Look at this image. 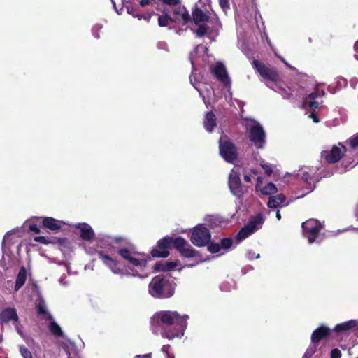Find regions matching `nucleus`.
Instances as JSON below:
<instances>
[{"mask_svg":"<svg viewBox=\"0 0 358 358\" xmlns=\"http://www.w3.org/2000/svg\"><path fill=\"white\" fill-rule=\"evenodd\" d=\"M189 315L177 311L164 310L156 313L152 317V332L159 333L163 338L173 339L181 337L187 326Z\"/></svg>","mask_w":358,"mask_h":358,"instance_id":"obj_1","label":"nucleus"},{"mask_svg":"<svg viewBox=\"0 0 358 358\" xmlns=\"http://www.w3.org/2000/svg\"><path fill=\"white\" fill-rule=\"evenodd\" d=\"M176 286L170 275L160 274L152 278L148 292L155 299L170 298L174 294Z\"/></svg>","mask_w":358,"mask_h":358,"instance_id":"obj_2","label":"nucleus"},{"mask_svg":"<svg viewBox=\"0 0 358 358\" xmlns=\"http://www.w3.org/2000/svg\"><path fill=\"white\" fill-rule=\"evenodd\" d=\"M249 140L254 144L257 149H263L266 144V133L263 127L257 121H253L252 124L246 126Z\"/></svg>","mask_w":358,"mask_h":358,"instance_id":"obj_3","label":"nucleus"},{"mask_svg":"<svg viewBox=\"0 0 358 358\" xmlns=\"http://www.w3.org/2000/svg\"><path fill=\"white\" fill-rule=\"evenodd\" d=\"M219 152L222 157L229 163H233L238 157V149L227 137L219 141Z\"/></svg>","mask_w":358,"mask_h":358,"instance_id":"obj_4","label":"nucleus"},{"mask_svg":"<svg viewBox=\"0 0 358 358\" xmlns=\"http://www.w3.org/2000/svg\"><path fill=\"white\" fill-rule=\"evenodd\" d=\"M252 66L263 79L274 83L280 81V76L275 68L267 66L257 59L252 61Z\"/></svg>","mask_w":358,"mask_h":358,"instance_id":"obj_5","label":"nucleus"},{"mask_svg":"<svg viewBox=\"0 0 358 358\" xmlns=\"http://www.w3.org/2000/svg\"><path fill=\"white\" fill-rule=\"evenodd\" d=\"M210 239L211 234L209 229L201 224L193 229L190 236L191 242L197 247L206 246Z\"/></svg>","mask_w":358,"mask_h":358,"instance_id":"obj_6","label":"nucleus"},{"mask_svg":"<svg viewBox=\"0 0 358 358\" xmlns=\"http://www.w3.org/2000/svg\"><path fill=\"white\" fill-rule=\"evenodd\" d=\"M303 235L307 238L309 243H313L318 237L322 226L316 219H309L301 224Z\"/></svg>","mask_w":358,"mask_h":358,"instance_id":"obj_7","label":"nucleus"},{"mask_svg":"<svg viewBox=\"0 0 358 358\" xmlns=\"http://www.w3.org/2000/svg\"><path fill=\"white\" fill-rule=\"evenodd\" d=\"M97 255L99 259L101 260L113 273L121 275L126 274L125 265L122 262L117 260L116 258H113L103 251H98Z\"/></svg>","mask_w":358,"mask_h":358,"instance_id":"obj_8","label":"nucleus"},{"mask_svg":"<svg viewBox=\"0 0 358 358\" xmlns=\"http://www.w3.org/2000/svg\"><path fill=\"white\" fill-rule=\"evenodd\" d=\"M175 240L176 238L170 236H165L159 240L157 243V247L150 251L151 256L157 258L167 257L170 254L169 249L171 246L173 245L175 248Z\"/></svg>","mask_w":358,"mask_h":358,"instance_id":"obj_9","label":"nucleus"},{"mask_svg":"<svg viewBox=\"0 0 358 358\" xmlns=\"http://www.w3.org/2000/svg\"><path fill=\"white\" fill-rule=\"evenodd\" d=\"M347 152V148L341 143L333 145L330 150L321 152V157L329 164H336L341 160Z\"/></svg>","mask_w":358,"mask_h":358,"instance_id":"obj_10","label":"nucleus"},{"mask_svg":"<svg viewBox=\"0 0 358 358\" xmlns=\"http://www.w3.org/2000/svg\"><path fill=\"white\" fill-rule=\"evenodd\" d=\"M228 185L231 192L236 197L241 198L245 193V189L240 179V174L234 169L229 173Z\"/></svg>","mask_w":358,"mask_h":358,"instance_id":"obj_11","label":"nucleus"},{"mask_svg":"<svg viewBox=\"0 0 358 358\" xmlns=\"http://www.w3.org/2000/svg\"><path fill=\"white\" fill-rule=\"evenodd\" d=\"M117 254L124 259L127 260L129 264L134 266H139L144 268L147 266V260L145 259H138L135 256L138 255V252L132 251L126 247H122L118 249Z\"/></svg>","mask_w":358,"mask_h":358,"instance_id":"obj_12","label":"nucleus"},{"mask_svg":"<svg viewBox=\"0 0 358 358\" xmlns=\"http://www.w3.org/2000/svg\"><path fill=\"white\" fill-rule=\"evenodd\" d=\"M211 73L225 87L231 85L230 78L227 73L225 66L220 62H217L210 66Z\"/></svg>","mask_w":358,"mask_h":358,"instance_id":"obj_13","label":"nucleus"},{"mask_svg":"<svg viewBox=\"0 0 358 358\" xmlns=\"http://www.w3.org/2000/svg\"><path fill=\"white\" fill-rule=\"evenodd\" d=\"M175 248L180 255L187 258L194 257L198 252L191 247L189 243L182 237H177L175 240Z\"/></svg>","mask_w":358,"mask_h":358,"instance_id":"obj_14","label":"nucleus"},{"mask_svg":"<svg viewBox=\"0 0 358 358\" xmlns=\"http://www.w3.org/2000/svg\"><path fill=\"white\" fill-rule=\"evenodd\" d=\"M157 10L160 11L162 14H157L158 17V25L161 27H167L169 23H176L179 20L180 16L171 17L170 12L167 8H161L159 6L156 8Z\"/></svg>","mask_w":358,"mask_h":358,"instance_id":"obj_15","label":"nucleus"},{"mask_svg":"<svg viewBox=\"0 0 358 358\" xmlns=\"http://www.w3.org/2000/svg\"><path fill=\"white\" fill-rule=\"evenodd\" d=\"M331 334V330L328 327L322 324L315 329L311 334L312 344H318V343L327 338Z\"/></svg>","mask_w":358,"mask_h":358,"instance_id":"obj_16","label":"nucleus"},{"mask_svg":"<svg viewBox=\"0 0 358 358\" xmlns=\"http://www.w3.org/2000/svg\"><path fill=\"white\" fill-rule=\"evenodd\" d=\"M10 321L19 322V317L17 310L14 308L7 307L0 313V323L7 324Z\"/></svg>","mask_w":358,"mask_h":358,"instance_id":"obj_17","label":"nucleus"},{"mask_svg":"<svg viewBox=\"0 0 358 358\" xmlns=\"http://www.w3.org/2000/svg\"><path fill=\"white\" fill-rule=\"evenodd\" d=\"M76 228L80 230V237L83 240L92 241L94 238V231L87 223H78L76 225Z\"/></svg>","mask_w":358,"mask_h":358,"instance_id":"obj_18","label":"nucleus"},{"mask_svg":"<svg viewBox=\"0 0 358 358\" xmlns=\"http://www.w3.org/2000/svg\"><path fill=\"white\" fill-rule=\"evenodd\" d=\"M42 218V224L45 229H47L50 231H59L62 228V224L63 222L61 220H58L52 217H43Z\"/></svg>","mask_w":358,"mask_h":358,"instance_id":"obj_19","label":"nucleus"},{"mask_svg":"<svg viewBox=\"0 0 358 358\" xmlns=\"http://www.w3.org/2000/svg\"><path fill=\"white\" fill-rule=\"evenodd\" d=\"M209 20V15L204 13L201 8L196 7L192 11V17H191L189 22L193 20L196 25H199V24L208 22Z\"/></svg>","mask_w":358,"mask_h":358,"instance_id":"obj_20","label":"nucleus"},{"mask_svg":"<svg viewBox=\"0 0 358 358\" xmlns=\"http://www.w3.org/2000/svg\"><path fill=\"white\" fill-rule=\"evenodd\" d=\"M357 325V322L355 320H351L347 322H344L336 324L334 331L336 333H343L354 329Z\"/></svg>","mask_w":358,"mask_h":358,"instance_id":"obj_21","label":"nucleus"},{"mask_svg":"<svg viewBox=\"0 0 358 358\" xmlns=\"http://www.w3.org/2000/svg\"><path fill=\"white\" fill-rule=\"evenodd\" d=\"M178 266L177 262H158L154 266L155 271H170L174 270Z\"/></svg>","mask_w":358,"mask_h":358,"instance_id":"obj_22","label":"nucleus"},{"mask_svg":"<svg viewBox=\"0 0 358 358\" xmlns=\"http://www.w3.org/2000/svg\"><path fill=\"white\" fill-rule=\"evenodd\" d=\"M27 278V273L26 268L22 266L20 267V271L17 275L15 284V291L17 292L20 290L22 287L25 284Z\"/></svg>","mask_w":358,"mask_h":358,"instance_id":"obj_23","label":"nucleus"},{"mask_svg":"<svg viewBox=\"0 0 358 358\" xmlns=\"http://www.w3.org/2000/svg\"><path fill=\"white\" fill-rule=\"evenodd\" d=\"M203 125L208 132H212L217 125L216 117L213 112L209 111L206 113L203 120Z\"/></svg>","mask_w":358,"mask_h":358,"instance_id":"obj_24","label":"nucleus"},{"mask_svg":"<svg viewBox=\"0 0 358 358\" xmlns=\"http://www.w3.org/2000/svg\"><path fill=\"white\" fill-rule=\"evenodd\" d=\"M285 195L284 194L280 193L275 196H270L267 206L269 208H277L281 203L285 202Z\"/></svg>","mask_w":358,"mask_h":358,"instance_id":"obj_25","label":"nucleus"},{"mask_svg":"<svg viewBox=\"0 0 358 358\" xmlns=\"http://www.w3.org/2000/svg\"><path fill=\"white\" fill-rule=\"evenodd\" d=\"M264 219L262 215L261 214H258L255 217H252L247 225L255 231L257 229L261 228Z\"/></svg>","mask_w":358,"mask_h":358,"instance_id":"obj_26","label":"nucleus"},{"mask_svg":"<svg viewBox=\"0 0 358 358\" xmlns=\"http://www.w3.org/2000/svg\"><path fill=\"white\" fill-rule=\"evenodd\" d=\"M49 330L50 333L57 337H63L64 333L60 326L55 321L51 320L49 324Z\"/></svg>","mask_w":358,"mask_h":358,"instance_id":"obj_27","label":"nucleus"},{"mask_svg":"<svg viewBox=\"0 0 358 358\" xmlns=\"http://www.w3.org/2000/svg\"><path fill=\"white\" fill-rule=\"evenodd\" d=\"M255 231L246 224L238 232L236 238L238 241H242L248 238Z\"/></svg>","mask_w":358,"mask_h":358,"instance_id":"obj_28","label":"nucleus"},{"mask_svg":"<svg viewBox=\"0 0 358 358\" xmlns=\"http://www.w3.org/2000/svg\"><path fill=\"white\" fill-rule=\"evenodd\" d=\"M277 191L276 186L273 182H269L261 189V193L264 195H271L276 193Z\"/></svg>","mask_w":358,"mask_h":358,"instance_id":"obj_29","label":"nucleus"},{"mask_svg":"<svg viewBox=\"0 0 358 358\" xmlns=\"http://www.w3.org/2000/svg\"><path fill=\"white\" fill-rule=\"evenodd\" d=\"M197 26L198 28L194 31V33L197 37L200 38L204 36L210 29L208 26L203 24H199V25Z\"/></svg>","mask_w":358,"mask_h":358,"instance_id":"obj_30","label":"nucleus"},{"mask_svg":"<svg viewBox=\"0 0 358 358\" xmlns=\"http://www.w3.org/2000/svg\"><path fill=\"white\" fill-rule=\"evenodd\" d=\"M37 314L38 315H43L44 319H45L47 320H53L52 316L45 310L44 306L42 305L41 303H38L37 305Z\"/></svg>","mask_w":358,"mask_h":358,"instance_id":"obj_31","label":"nucleus"},{"mask_svg":"<svg viewBox=\"0 0 358 358\" xmlns=\"http://www.w3.org/2000/svg\"><path fill=\"white\" fill-rule=\"evenodd\" d=\"M206 245L208 250L213 254L217 253L221 250L220 244L218 243H214L210 241Z\"/></svg>","mask_w":358,"mask_h":358,"instance_id":"obj_32","label":"nucleus"},{"mask_svg":"<svg viewBox=\"0 0 358 358\" xmlns=\"http://www.w3.org/2000/svg\"><path fill=\"white\" fill-rule=\"evenodd\" d=\"M50 241V243L57 244L60 246H64L67 243L66 238H57V237H48Z\"/></svg>","mask_w":358,"mask_h":358,"instance_id":"obj_33","label":"nucleus"},{"mask_svg":"<svg viewBox=\"0 0 358 358\" xmlns=\"http://www.w3.org/2000/svg\"><path fill=\"white\" fill-rule=\"evenodd\" d=\"M233 241L231 238H224L221 239L220 241V247L221 249L228 250L232 245Z\"/></svg>","mask_w":358,"mask_h":358,"instance_id":"obj_34","label":"nucleus"},{"mask_svg":"<svg viewBox=\"0 0 358 358\" xmlns=\"http://www.w3.org/2000/svg\"><path fill=\"white\" fill-rule=\"evenodd\" d=\"M156 15H157V13H155L154 11L146 12L145 13H140V15H138V17H139L138 20H144L145 22H149L152 16Z\"/></svg>","mask_w":358,"mask_h":358,"instance_id":"obj_35","label":"nucleus"},{"mask_svg":"<svg viewBox=\"0 0 358 358\" xmlns=\"http://www.w3.org/2000/svg\"><path fill=\"white\" fill-rule=\"evenodd\" d=\"M206 221L208 223V224L209 225V227L211 228L217 227L218 225V223L220 222L219 221L218 218H217L213 215H210L208 217H207L206 219Z\"/></svg>","mask_w":358,"mask_h":358,"instance_id":"obj_36","label":"nucleus"},{"mask_svg":"<svg viewBox=\"0 0 358 358\" xmlns=\"http://www.w3.org/2000/svg\"><path fill=\"white\" fill-rule=\"evenodd\" d=\"M301 179L308 185H310L309 187V189H310V190H313V189H315V186L313 185V187H310V185H311V181H312V178L311 176H310V174L308 173V172H304L301 176Z\"/></svg>","mask_w":358,"mask_h":358,"instance_id":"obj_37","label":"nucleus"},{"mask_svg":"<svg viewBox=\"0 0 358 358\" xmlns=\"http://www.w3.org/2000/svg\"><path fill=\"white\" fill-rule=\"evenodd\" d=\"M127 13L129 15H132L134 17H136L138 20V18H139L138 15H140V12L138 10V9L135 8L132 6H127Z\"/></svg>","mask_w":358,"mask_h":358,"instance_id":"obj_38","label":"nucleus"},{"mask_svg":"<svg viewBox=\"0 0 358 358\" xmlns=\"http://www.w3.org/2000/svg\"><path fill=\"white\" fill-rule=\"evenodd\" d=\"M159 0H140L139 4L141 7H145L147 6H154L157 4Z\"/></svg>","mask_w":358,"mask_h":358,"instance_id":"obj_39","label":"nucleus"},{"mask_svg":"<svg viewBox=\"0 0 358 358\" xmlns=\"http://www.w3.org/2000/svg\"><path fill=\"white\" fill-rule=\"evenodd\" d=\"M350 145L352 149H355L358 147V134L354 135L350 139Z\"/></svg>","mask_w":358,"mask_h":358,"instance_id":"obj_40","label":"nucleus"},{"mask_svg":"<svg viewBox=\"0 0 358 358\" xmlns=\"http://www.w3.org/2000/svg\"><path fill=\"white\" fill-rule=\"evenodd\" d=\"M318 344H313L312 346L309 347L304 355V357H311L316 351Z\"/></svg>","mask_w":358,"mask_h":358,"instance_id":"obj_41","label":"nucleus"},{"mask_svg":"<svg viewBox=\"0 0 358 358\" xmlns=\"http://www.w3.org/2000/svg\"><path fill=\"white\" fill-rule=\"evenodd\" d=\"M260 165L262 167V169L264 170L265 173L267 176H270L272 174L273 169L269 164H266L262 162L260 164Z\"/></svg>","mask_w":358,"mask_h":358,"instance_id":"obj_42","label":"nucleus"},{"mask_svg":"<svg viewBox=\"0 0 358 358\" xmlns=\"http://www.w3.org/2000/svg\"><path fill=\"white\" fill-rule=\"evenodd\" d=\"M20 352L24 358H32L31 352L26 347H21Z\"/></svg>","mask_w":358,"mask_h":358,"instance_id":"obj_43","label":"nucleus"},{"mask_svg":"<svg viewBox=\"0 0 358 358\" xmlns=\"http://www.w3.org/2000/svg\"><path fill=\"white\" fill-rule=\"evenodd\" d=\"M219 4L224 12L230 8L229 0H219Z\"/></svg>","mask_w":358,"mask_h":358,"instance_id":"obj_44","label":"nucleus"},{"mask_svg":"<svg viewBox=\"0 0 358 358\" xmlns=\"http://www.w3.org/2000/svg\"><path fill=\"white\" fill-rule=\"evenodd\" d=\"M341 352L338 348H334L331 350L330 353V358H341Z\"/></svg>","mask_w":358,"mask_h":358,"instance_id":"obj_45","label":"nucleus"},{"mask_svg":"<svg viewBox=\"0 0 358 358\" xmlns=\"http://www.w3.org/2000/svg\"><path fill=\"white\" fill-rule=\"evenodd\" d=\"M34 240L36 242H39L41 243L45 244V245L49 244L50 241L48 239V237H45V236H36V237H35Z\"/></svg>","mask_w":358,"mask_h":358,"instance_id":"obj_46","label":"nucleus"},{"mask_svg":"<svg viewBox=\"0 0 358 358\" xmlns=\"http://www.w3.org/2000/svg\"><path fill=\"white\" fill-rule=\"evenodd\" d=\"M29 229L31 232H34V234H36L41 233V229H40L39 227L36 224H30L29 227Z\"/></svg>","mask_w":358,"mask_h":358,"instance_id":"obj_47","label":"nucleus"},{"mask_svg":"<svg viewBox=\"0 0 358 358\" xmlns=\"http://www.w3.org/2000/svg\"><path fill=\"white\" fill-rule=\"evenodd\" d=\"M101 29V27H99V25H96L93 27L92 29V32H93V34L94 36L96 38H99V29Z\"/></svg>","mask_w":358,"mask_h":358,"instance_id":"obj_48","label":"nucleus"},{"mask_svg":"<svg viewBox=\"0 0 358 358\" xmlns=\"http://www.w3.org/2000/svg\"><path fill=\"white\" fill-rule=\"evenodd\" d=\"M318 106H319V103L316 101L311 100L309 103V107L311 109H316L318 108Z\"/></svg>","mask_w":358,"mask_h":358,"instance_id":"obj_49","label":"nucleus"},{"mask_svg":"<svg viewBox=\"0 0 358 358\" xmlns=\"http://www.w3.org/2000/svg\"><path fill=\"white\" fill-rule=\"evenodd\" d=\"M355 57L358 60V41L354 45Z\"/></svg>","mask_w":358,"mask_h":358,"instance_id":"obj_50","label":"nucleus"},{"mask_svg":"<svg viewBox=\"0 0 358 358\" xmlns=\"http://www.w3.org/2000/svg\"><path fill=\"white\" fill-rule=\"evenodd\" d=\"M169 345H163L162 348V351L166 353L167 355H168V358H173V357H170L169 353H168V349L169 348Z\"/></svg>","mask_w":358,"mask_h":358,"instance_id":"obj_51","label":"nucleus"},{"mask_svg":"<svg viewBox=\"0 0 358 358\" xmlns=\"http://www.w3.org/2000/svg\"><path fill=\"white\" fill-rule=\"evenodd\" d=\"M152 357V353H148L145 355H136L135 358H151Z\"/></svg>","mask_w":358,"mask_h":358,"instance_id":"obj_52","label":"nucleus"},{"mask_svg":"<svg viewBox=\"0 0 358 358\" xmlns=\"http://www.w3.org/2000/svg\"><path fill=\"white\" fill-rule=\"evenodd\" d=\"M343 164L346 169L352 168L355 166L352 165V162H348L347 161H344Z\"/></svg>","mask_w":358,"mask_h":358,"instance_id":"obj_53","label":"nucleus"},{"mask_svg":"<svg viewBox=\"0 0 358 358\" xmlns=\"http://www.w3.org/2000/svg\"><path fill=\"white\" fill-rule=\"evenodd\" d=\"M310 117L313 118L314 122L317 123L320 122V119L317 115L313 113H311Z\"/></svg>","mask_w":358,"mask_h":358,"instance_id":"obj_54","label":"nucleus"},{"mask_svg":"<svg viewBox=\"0 0 358 358\" xmlns=\"http://www.w3.org/2000/svg\"><path fill=\"white\" fill-rule=\"evenodd\" d=\"M317 96V94L316 92H312L309 94L308 98L311 100H314Z\"/></svg>","mask_w":358,"mask_h":358,"instance_id":"obj_55","label":"nucleus"},{"mask_svg":"<svg viewBox=\"0 0 358 358\" xmlns=\"http://www.w3.org/2000/svg\"><path fill=\"white\" fill-rule=\"evenodd\" d=\"M244 180L246 182H251V176H248V175H245L244 176Z\"/></svg>","mask_w":358,"mask_h":358,"instance_id":"obj_56","label":"nucleus"},{"mask_svg":"<svg viewBox=\"0 0 358 358\" xmlns=\"http://www.w3.org/2000/svg\"><path fill=\"white\" fill-rule=\"evenodd\" d=\"M280 60L289 68H292L291 66L285 60V59L282 57H280Z\"/></svg>","mask_w":358,"mask_h":358,"instance_id":"obj_57","label":"nucleus"},{"mask_svg":"<svg viewBox=\"0 0 358 358\" xmlns=\"http://www.w3.org/2000/svg\"><path fill=\"white\" fill-rule=\"evenodd\" d=\"M276 218L278 220H281V215L280 213V211L278 210L277 213H276Z\"/></svg>","mask_w":358,"mask_h":358,"instance_id":"obj_58","label":"nucleus"},{"mask_svg":"<svg viewBox=\"0 0 358 358\" xmlns=\"http://www.w3.org/2000/svg\"><path fill=\"white\" fill-rule=\"evenodd\" d=\"M122 240H123V238H120H120H115V243H119L120 241H122Z\"/></svg>","mask_w":358,"mask_h":358,"instance_id":"obj_59","label":"nucleus"},{"mask_svg":"<svg viewBox=\"0 0 358 358\" xmlns=\"http://www.w3.org/2000/svg\"><path fill=\"white\" fill-rule=\"evenodd\" d=\"M251 172H252L253 174H255V175H257V170H255V169H252V170H251Z\"/></svg>","mask_w":358,"mask_h":358,"instance_id":"obj_60","label":"nucleus"},{"mask_svg":"<svg viewBox=\"0 0 358 358\" xmlns=\"http://www.w3.org/2000/svg\"><path fill=\"white\" fill-rule=\"evenodd\" d=\"M3 341V335L0 333V343Z\"/></svg>","mask_w":358,"mask_h":358,"instance_id":"obj_61","label":"nucleus"},{"mask_svg":"<svg viewBox=\"0 0 358 358\" xmlns=\"http://www.w3.org/2000/svg\"><path fill=\"white\" fill-rule=\"evenodd\" d=\"M16 329H17V331H18L19 334H21V331L20 330V328L18 327V326L17 325L16 326Z\"/></svg>","mask_w":358,"mask_h":358,"instance_id":"obj_62","label":"nucleus"},{"mask_svg":"<svg viewBox=\"0 0 358 358\" xmlns=\"http://www.w3.org/2000/svg\"><path fill=\"white\" fill-rule=\"evenodd\" d=\"M113 247L110 248H109V251H110V252H112V249H113Z\"/></svg>","mask_w":358,"mask_h":358,"instance_id":"obj_63","label":"nucleus"},{"mask_svg":"<svg viewBox=\"0 0 358 358\" xmlns=\"http://www.w3.org/2000/svg\"><path fill=\"white\" fill-rule=\"evenodd\" d=\"M258 180L261 181V178L260 177L258 178Z\"/></svg>","mask_w":358,"mask_h":358,"instance_id":"obj_64","label":"nucleus"}]
</instances>
